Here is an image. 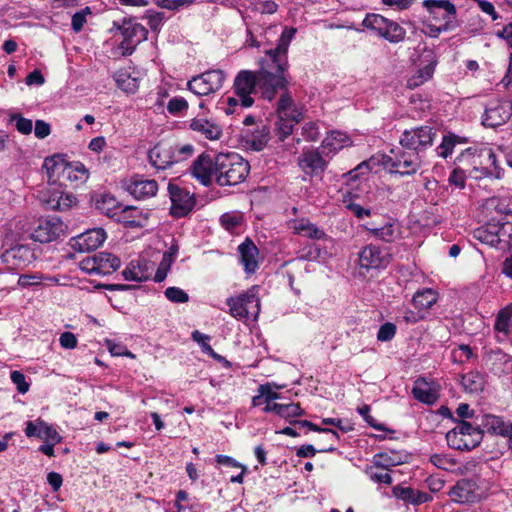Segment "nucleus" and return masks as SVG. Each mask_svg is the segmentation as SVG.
Masks as SVG:
<instances>
[{
    "label": "nucleus",
    "mask_w": 512,
    "mask_h": 512,
    "mask_svg": "<svg viewBox=\"0 0 512 512\" xmlns=\"http://www.w3.org/2000/svg\"><path fill=\"white\" fill-rule=\"evenodd\" d=\"M296 34L295 28L285 27L275 48L265 50L259 60L257 71L241 70L234 79L233 89L240 98L242 107H251L254 99L251 94L259 92L265 100L272 101L279 91L288 85V48Z\"/></svg>",
    "instance_id": "1"
},
{
    "label": "nucleus",
    "mask_w": 512,
    "mask_h": 512,
    "mask_svg": "<svg viewBox=\"0 0 512 512\" xmlns=\"http://www.w3.org/2000/svg\"><path fill=\"white\" fill-rule=\"evenodd\" d=\"M250 165L237 153H219L216 156V183L220 186H233L243 182Z\"/></svg>",
    "instance_id": "2"
},
{
    "label": "nucleus",
    "mask_w": 512,
    "mask_h": 512,
    "mask_svg": "<svg viewBox=\"0 0 512 512\" xmlns=\"http://www.w3.org/2000/svg\"><path fill=\"white\" fill-rule=\"evenodd\" d=\"M43 166L52 183L84 182L88 178V170L81 162L70 163L60 155L46 158Z\"/></svg>",
    "instance_id": "3"
},
{
    "label": "nucleus",
    "mask_w": 512,
    "mask_h": 512,
    "mask_svg": "<svg viewBox=\"0 0 512 512\" xmlns=\"http://www.w3.org/2000/svg\"><path fill=\"white\" fill-rule=\"evenodd\" d=\"M258 287L253 286L246 292L227 299L229 313L237 320H256L260 312V301L257 297Z\"/></svg>",
    "instance_id": "4"
},
{
    "label": "nucleus",
    "mask_w": 512,
    "mask_h": 512,
    "mask_svg": "<svg viewBox=\"0 0 512 512\" xmlns=\"http://www.w3.org/2000/svg\"><path fill=\"white\" fill-rule=\"evenodd\" d=\"M449 447L456 450L469 451L478 446L482 441V433L478 422L473 426L467 421H460L446 434Z\"/></svg>",
    "instance_id": "5"
},
{
    "label": "nucleus",
    "mask_w": 512,
    "mask_h": 512,
    "mask_svg": "<svg viewBox=\"0 0 512 512\" xmlns=\"http://www.w3.org/2000/svg\"><path fill=\"white\" fill-rule=\"evenodd\" d=\"M471 158V164L475 170L480 169L485 176H493L500 178L502 169L497 164L495 153L491 148L481 149L478 153L472 148H467L456 158V162L462 163L464 160Z\"/></svg>",
    "instance_id": "6"
},
{
    "label": "nucleus",
    "mask_w": 512,
    "mask_h": 512,
    "mask_svg": "<svg viewBox=\"0 0 512 512\" xmlns=\"http://www.w3.org/2000/svg\"><path fill=\"white\" fill-rule=\"evenodd\" d=\"M423 160L419 152L413 150H391V155L386 156L384 165L392 172L400 175L415 174L422 166Z\"/></svg>",
    "instance_id": "7"
},
{
    "label": "nucleus",
    "mask_w": 512,
    "mask_h": 512,
    "mask_svg": "<svg viewBox=\"0 0 512 512\" xmlns=\"http://www.w3.org/2000/svg\"><path fill=\"white\" fill-rule=\"evenodd\" d=\"M363 26L375 31L377 35L391 43H399L405 38V30L400 25L379 14H367L363 20Z\"/></svg>",
    "instance_id": "8"
},
{
    "label": "nucleus",
    "mask_w": 512,
    "mask_h": 512,
    "mask_svg": "<svg viewBox=\"0 0 512 512\" xmlns=\"http://www.w3.org/2000/svg\"><path fill=\"white\" fill-rule=\"evenodd\" d=\"M120 259L111 253L99 252L83 258L79 268L90 275H107L120 267Z\"/></svg>",
    "instance_id": "9"
},
{
    "label": "nucleus",
    "mask_w": 512,
    "mask_h": 512,
    "mask_svg": "<svg viewBox=\"0 0 512 512\" xmlns=\"http://www.w3.org/2000/svg\"><path fill=\"white\" fill-rule=\"evenodd\" d=\"M225 79L226 75L222 70H208L190 79L187 87L195 95L206 96L220 90Z\"/></svg>",
    "instance_id": "10"
},
{
    "label": "nucleus",
    "mask_w": 512,
    "mask_h": 512,
    "mask_svg": "<svg viewBox=\"0 0 512 512\" xmlns=\"http://www.w3.org/2000/svg\"><path fill=\"white\" fill-rule=\"evenodd\" d=\"M371 237L385 243L398 241L402 236V226L392 217H383L381 221H369L363 225Z\"/></svg>",
    "instance_id": "11"
},
{
    "label": "nucleus",
    "mask_w": 512,
    "mask_h": 512,
    "mask_svg": "<svg viewBox=\"0 0 512 512\" xmlns=\"http://www.w3.org/2000/svg\"><path fill=\"white\" fill-rule=\"evenodd\" d=\"M512 231V224L506 223H487L473 231L475 239L489 245L491 247H498L501 243L508 244L510 232Z\"/></svg>",
    "instance_id": "12"
},
{
    "label": "nucleus",
    "mask_w": 512,
    "mask_h": 512,
    "mask_svg": "<svg viewBox=\"0 0 512 512\" xmlns=\"http://www.w3.org/2000/svg\"><path fill=\"white\" fill-rule=\"evenodd\" d=\"M436 130L431 126H420L405 130L400 137L403 149L421 153L433 144Z\"/></svg>",
    "instance_id": "13"
},
{
    "label": "nucleus",
    "mask_w": 512,
    "mask_h": 512,
    "mask_svg": "<svg viewBox=\"0 0 512 512\" xmlns=\"http://www.w3.org/2000/svg\"><path fill=\"white\" fill-rule=\"evenodd\" d=\"M391 260V254L375 244L366 245L358 253V265L366 271L385 269Z\"/></svg>",
    "instance_id": "14"
},
{
    "label": "nucleus",
    "mask_w": 512,
    "mask_h": 512,
    "mask_svg": "<svg viewBox=\"0 0 512 512\" xmlns=\"http://www.w3.org/2000/svg\"><path fill=\"white\" fill-rule=\"evenodd\" d=\"M169 196L171 200V215L177 218L186 216L195 205V198L186 189L169 183Z\"/></svg>",
    "instance_id": "15"
},
{
    "label": "nucleus",
    "mask_w": 512,
    "mask_h": 512,
    "mask_svg": "<svg viewBox=\"0 0 512 512\" xmlns=\"http://www.w3.org/2000/svg\"><path fill=\"white\" fill-rule=\"evenodd\" d=\"M66 228L60 218L50 217L39 221L32 232V238L40 243H49L64 235Z\"/></svg>",
    "instance_id": "16"
},
{
    "label": "nucleus",
    "mask_w": 512,
    "mask_h": 512,
    "mask_svg": "<svg viewBox=\"0 0 512 512\" xmlns=\"http://www.w3.org/2000/svg\"><path fill=\"white\" fill-rule=\"evenodd\" d=\"M120 30L123 35V40L120 44V47L123 50V55L132 54L136 46L147 39L148 32L146 28L139 23L132 22L131 20L124 21Z\"/></svg>",
    "instance_id": "17"
},
{
    "label": "nucleus",
    "mask_w": 512,
    "mask_h": 512,
    "mask_svg": "<svg viewBox=\"0 0 512 512\" xmlns=\"http://www.w3.org/2000/svg\"><path fill=\"white\" fill-rule=\"evenodd\" d=\"M190 173L203 186H210L213 179L216 180V157L212 159L210 155L202 153L193 161Z\"/></svg>",
    "instance_id": "18"
},
{
    "label": "nucleus",
    "mask_w": 512,
    "mask_h": 512,
    "mask_svg": "<svg viewBox=\"0 0 512 512\" xmlns=\"http://www.w3.org/2000/svg\"><path fill=\"white\" fill-rule=\"evenodd\" d=\"M0 258L9 269H19L29 265L35 259V255L29 246L17 244L5 249Z\"/></svg>",
    "instance_id": "19"
},
{
    "label": "nucleus",
    "mask_w": 512,
    "mask_h": 512,
    "mask_svg": "<svg viewBox=\"0 0 512 512\" xmlns=\"http://www.w3.org/2000/svg\"><path fill=\"white\" fill-rule=\"evenodd\" d=\"M512 114V105L508 101H491L484 111L482 123L487 127H497L509 120Z\"/></svg>",
    "instance_id": "20"
},
{
    "label": "nucleus",
    "mask_w": 512,
    "mask_h": 512,
    "mask_svg": "<svg viewBox=\"0 0 512 512\" xmlns=\"http://www.w3.org/2000/svg\"><path fill=\"white\" fill-rule=\"evenodd\" d=\"M322 155L319 149H305L298 157V166L306 175L319 176L328 165Z\"/></svg>",
    "instance_id": "21"
},
{
    "label": "nucleus",
    "mask_w": 512,
    "mask_h": 512,
    "mask_svg": "<svg viewBox=\"0 0 512 512\" xmlns=\"http://www.w3.org/2000/svg\"><path fill=\"white\" fill-rule=\"evenodd\" d=\"M148 157L152 166L158 170L167 169L180 159L176 157V148L166 142H160L150 149Z\"/></svg>",
    "instance_id": "22"
},
{
    "label": "nucleus",
    "mask_w": 512,
    "mask_h": 512,
    "mask_svg": "<svg viewBox=\"0 0 512 512\" xmlns=\"http://www.w3.org/2000/svg\"><path fill=\"white\" fill-rule=\"evenodd\" d=\"M106 239V233L101 228L87 230L86 232L73 237L70 241L71 247L78 252H89L100 247Z\"/></svg>",
    "instance_id": "23"
},
{
    "label": "nucleus",
    "mask_w": 512,
    "mask_h": 512,
    "mask_svg": "<svg viewBox=\"0 0 512 512\" xmlns=\"http://www.w3.org/2000/svg\"><path fill=\"white\" fill-rule=\"evenodd\" d=\"M476 422L479 424L482 435L487 432L494 435H500L505 438V436L510 432V429H512V422L505 420L503 417L492 414L477 416Z\"/></svg>",
    "instance_id": "24"
},
{
    "label": "nucleus",
    "mask_w": 512,
    "mask_h": 512,
    "mask_svg": "<svg viewBox=\"0 0 512 512\" xmlns=\"http://www.w3.org/2000/svg\"><path fill=\"white\" fill-rule=\"evenodd\" d=\"M449 496L457 503L475 502L479 498L476 482L470 479L459 480L450 490Z\"/></svg>",
    "instance_id": "25"
},
{
    "label": "nucleus",
    "mask_w": 512,
    "mask_h": 512,
    "mask_svg": "<svg viewBox=\"0 0 512 512\" xmlns=\"http://www.w3.org/2000/svg\"><path fill=\"white\" fill-rule=\"evenodd\" d=\"M126 190L136 199L144 200L156 195L158 183L153 179H144L139 176L132 177Z\"/></svg>",
    "instance_id": "26"
},
{
    "label": "nucleus",
    "mask_w": 512,
    "mask_h": 512,
    "mask_svg": "<svg viewBox=\"0 0 512 512\" xmlns=\"http://www.w3.org/2000/svg\"><path fill=\"white\" fill-rule=\"evenodd\" d=\"M486 364L494 375L512 373V356L502 350H491L486 356Z\"/></svg>",
    "instance_id": "27"
},
{
    "label": "nucleus",
    "mask_w": 512,
    "mask_h": 512,
    "mask_svg": "<svg viewBox=\"0 0 512 512\" xmlns=\"http://www.w3.org/2000/svg\"><path fill=\"white\" fill-rule=\"evenodd\" d=\"M25 434L27 437L51 440L55 443H59L62 440V437L55 430V428L41 419H37L36 421H28L26 423Z\"/></svg>",
    "instance_id": "28"
},
{
    "label": "nucleus",
    "mask_w": 512,
    "mask_h": 512,
    "mask_svg": "<svg viewBox=\"0 0 512 512\" xmlns=\"http://www.w3.org/2000/svg\"><path fill=\"white\" fill-rule=\"evenodd\" d=\"M412 394L416 400L427 405H433L439 398L437 385L425 378H418L414 382Z\"/></svg>",
    "instance_id": "29"
},
{
    "label": "nucleus",
    "mask_w": 512,
    "mask_h": 512,
    "mask_svg": "<svg viewBox=\"0 0 512 512\" xmlns=\"http://www.w3.org/2000/svg\"><path fill=\"white\" fill-rule=\"evenodd\" d=\"M153 265L145 259L132 260L122 271V275L127 281L144 282L147 281L152 273Z\"/></svg>",
    "instance_id": "30"
},
{
    "label": "nucleus",
    "mask_w": 512,
    "mask_h": 512,
    "mask_svg": "<svg viewBox=\"0 0 512 512\" xmlns=\"http://www.w3.org/2000/svg\"><path fill=\"white\" fill-rule=\"evenodd\" d=\"M238 252L245 272L248 274L254 273L258 268L259 255V250L254 242L246 238L245 241L239 245Z\"/></svg>",
    "instance_id": "31"
},
{
    "label": "nucleus",
    "mask_w": 512,
    "mask_h": 512,
    "mask_svg": "<svg viewBox=\"0 0 512 512\" xmlns=\"http://www.w3.org/2000/svg\"><path fill=\"white\" fill-rule=\"evenodd\" d=\"M189 127L208 140H218L222 136V128L214 121L206 118H194Z\"/></svg>",
    "instance_id": "32"
},
{
    "label": "nucleus",
    "mask_w": 512,
    "mask_h": 512,
    "mask_svg": "<svg viewBox=\"0 0 512 512\" xmlns=\"http://www.w3.org/2000/svg\"><path fill=\"white\" fill-rule=\"evenodd\" d=\"M350 145L351 140L345 133L341 131H332L322 141L321 149L322 153L328 157Z\"/></svg>",
    "instance_id": "33"
},
{
    "label": "nucleus",
    "mask_w": 512,
    "mask_h": 512,
    "mask_svg": "<svg viewBox=\"0 0 512 512\" xmlns=\"http://www.w3.org/2000/svg\"><path fill=\"white\" fill-rule=\"evenodd\" d=\"M291 227L294 233L313 240H324L327 238V235L323 230L305 218L294 220Z\"/></svg>",
    "instance_id": "34"
},
{
    "label": "nucleus",
    "mask_w": 512,
    "mask_h": 512,
    "mask_svg": "<svg viewBox=\"0 0 512 512\" xmlns=\"http://www.w3.org/2000/svg\"><path fill=\"white\" fill-rule=\"evenodd\" d=\"M276 112L277 117H283L284 115L294 120L302 119V111L296 107L291 95L286 90L281 93Z\"/></svg>",
    "instance_id": "35"
},
{
    "label": "nucleus",
    "mask_w": 512,
    "mask_h": 512,
    "mask_svg": "<svg viewBox=\"0 0 512 512\" xmlns=\"http://www.w3.org/2000/svg\"><path fill=\"white\" fill-rule=\"evenodd\" d=\"M438 301V293L432 288L418 290L413 298L412 304L419 311H427Z\"/></svg>",
    "instance_id": "36"
},
{
    "label": "nucleus",
    "mask_w": 512,
    "mask_h": 512,
    "mask_svg": "<svg viewBox=\"0 0 512 512\" xmlns=\"http://www.w3.org/2000/svg\"><path fill=\"white\" fill-rule=\"evenodd\" d=\"M436 63L437 62L435 59H431L428 64L418 69L413 75H411L407 79V88L415 89L429 81L433 77Z\"/></svg>",
    "instance_id": "37"
},
{
    "label": "nucleus",
    "mask_w": 512,
    "mask_h": 512,
    "mask_svg": "<svg viewBox=\"0 0 512 512\" xmlns=\"http://www.w3.org/2000/svg\"><path fill=\"white\" fill-rule=\"evenodd\" d=\"M461 385L467 393L478 394L484 389L485 379L481 373L471 371L461 376Z\"/></svg>",
    "instance_id": "38"
},
{
    "label": "nucleus",
    "mask_w": 512,
    "mask_h": 512,
    "mask_svg": "<svg viewBox=\"0 0 512 512\" xmlns=\"http://www.w3.org/2000/svg\"><path fill=\"white\" fill-rule=\"evenodd\" d=\"M270 129L262 124L257 126L256 130L246 136V144L255 151H261L268 143Z\"/></svg>",
    "instance_id": "39"
},
{
    "label": "nucleus",
    "mask_w": 512,
    "mask_h": 512,
    "mask_svg": "<svg viewBox=\"0 0 512 512\" xmlns=\"http://www.w3.org/2000/svg\"><path fill=\"white\" fill-rule=\"evenodd\" d=\"M466 142V138L460 137L453 133H448L443 136L440 145L437 147V154L438 156L446 159L453 153L456 145L465 144Z\"/></svg>",
    "instance_id": "40"
},
{
    "label": "nucleus",
    "mask_w": 512,
    "mask_h": 512,
    "mask_svg": "<svg viewBox=\"0 0 512 512\" xmlns=\"http://www.w3.org/2000/svg\"><path fill=\"white\" fill-rule=\"evenodd\" d=\"M512 327V303L500 310L495 322V329L508 334Z\"/></svg>",
    "instance_id": "41"
},
{
    "label": "nucleus",
    "mask_w": 512,
    "mask_h": 512,
    "mask_svg": "<svg viewBox=\"0 0 512 512\" xmlns=\"http://www.w3.org/2000/svg\"><path fill=\"white\" fill-rule=\"evenodd\" d=\"M365 473L369 479L375 483H383L387 485L392 483V477L390 474L386 471V469L382 468L378 464L367 468Z\"/></svg>",
    "instance_id": "42"
},
{
    "label": "nucleus",
    "mask_w": 512,
    "mask_h": 512,
    "mask_svg": "<svg viewBox=\"0 0 512 512\" xmlns=\"http://www.w3.org/2000/svg\"><path fill=\"white\" fill-rule=\"evenodd\" d=\"M300 120H294L291 117L284 116L278 117L276 122V132L279 137V140L284 141L286 137H288L292 131L294 124L299 122Z\"/></svg>",
    "instance_id": "43"
},
{
    "label": "nucleus",
    "mask_w": 512,
    "mask_h": 512,
    "mask_svg": "<svg viewBox=\"0 0 512 512\" xmlns=\"http://www.w3.org/2000/svg\"><path fill=\"white\" fill-rule=\"evenodd\" d=\"M304 414V410L299 403L279 404L278 415L281 418L289 420Z\"/></svg>",
    "instance_id": "44"
},
{
    "label": "nucleus",
    "mask_w": 512,
    "mask_h": 512,
    "mask_svg": "<svg viewBox=\"0 0 512 512\" xmlns=\"http://www.w3.org/2000/svg\"><path fill=\"white\" fill-rule=\"evenodd\" d=\"M393 495L400 500L415 505V489L411 487L394 486L392 489Z\"/></svg>",
    "instance_id": "45"
},
{
    "label": "nucleus",
    "mask_w": 512,
    "mask_h": 512,
    "mask_svg": "<svg viewBox=\"0 0 512 512\" xmlns=\"http://www.w3.org/2000/svg\"><path fill=\"white\" fill-rule=\"evenodd\" d=\"M370 411H371V408L367 404L357 408V412L362 416L364 421L369 426H371L372 428H374L378 431H385L386 430L385 426L381 423H378L376 421V419L373 416H371Z\"/></svg>",
    "instance_id": "46"
},
{
    "label": "nucleus",
    "mask_w": 512,
    "mask_h": 512,
    "mask_svg": "<svg viewBox=\"0 0 512 512\" xmlns=\"http://www.w3.org/2000/svg\"><path fill=\"white\" fill-rule=\"evenodd\" d=\"M188 109V102L183 97H174L169 100L167 110L170 114L178 116Z\"/></svg>",
    "instance_id": "47"
},
{
    "label": "nucleus",
    "mask_w": 512,
    "mask_h": 512,
    "mask_svg": "<svg viewBox=\"0 0 512 512\" xmlns=\"http://www.w3.org/2000/svg\"><path fill=\"white\" fill-rule=\"evenodd\" d=\"M242 216L238 213H225L220 217L221 225L229 232H232L240 225Z\"/></svg>",
    "instance_id": "48"
},
{
    "label": "nucleus",
    "mask_w": 512,
    "mask_h": 512,
    "mask_svg": "<svg viewBox=\"0 0 512 512\" xmlns=\"http://www.w3.org/2000/svg\"><path fill=\"white\" fill-rule=\"evenodd\" d=\"M165 296L173 303H186L189 300V296L184 290L174 286L165 290Z\"/></svg>",
    "instance_id": "49"
},
{
    "label": "nucleus",
    "mask_w": 512,
    "mask_h": 512,
    "mask_svg": "<svg viewBox=\"0 0 512 512\" xmlns=\"http://www.w3.org/2000/svg\"><path fill=\"white\" fill-rule=\"evenodd\" d=\"M62 197V191L57 188H52L47 191V197H43V202L46 205L47 209L56 210L59 208L60 202L59 198Z\"/></svg>",
    "instance_id": "50"
},
{
    "label": "nucleus",
    "mask_w": 512,
    "mask_h": 512,
    "mask_svg": "<svg viewBox=\"0 0 512 512\" xmlns=\"http://www.w3.org/2000/svg\"><path fill=\"white\" fill-rule=\"evenodd\" d=\"M396 334V326L391 322H386L380 326L377 333V340L388 342L394 338Z\"/></svg>",
    "instance_id": "51"
},
{
    "label": "nucleus",
    "mask_w": 512,
    "mask_h": 512,
    "mask_svg": "<svg viewBox=\"0 0 512 512\" xmlns=\"http://www.w3.org/2000/svg\"><path fill=\"white\" fill-rule=\"evenodd\" d=\"M145 18L147 19L151 30L157 31L165 19V14L162 11L148 10L145 14Z\"/></svg>",
    "instance_id": "52"
},
{
    "label": "nucleus",
    "mask_w": 512,
    "mask_h": 512,
    "mask_svg": "<svg viewBox=\"0 0 512 512\" xmlns=\"http://www.w3.org/2000/svg\"><path fill=\"white\" fill-rule=\"evenodd\" d=\"M10 121L15 124L16 129L22 134H30L32 132L33 124L30 119L20 115H13Z\"/></svg>",
    "instance_id": "53"
},
{
    "label": "nucleus",
    "mask_w": 512,
    "mask_h": 512,
    "mask_svg": "<svg viewBox=\"0 0 512 512\" xmlns=\"http://www.w3.org/2000/svg\"><path fill=\"white\" fill-rule=\"evenodd\" d=\"M116 82L118 87L127 93H134L138 89L136 79L130 78L129 76L126 77L125 74H120L116 78Z\"/></svg>",
    "instance_id": "54"
},
{
    "label": "nucleus",
    "mask_w": 512,
    "mask_h": 512,
    "mask_svg": "<svg viewBox=\"0 0 512 512\" xmlns=\"http://www.w3.org/2000/svg\"><path fill=\"white\" fill-rule=\"evenodd\" d=\"M448 182L451 184V185H454L455 187L459 188V189H463L465 187V183H466V173L464 170H462L461 168H455L449 178H448Z\"/></svg>",
    "instance_id": "55"
},
{
    "label": "nucleus",
    "mask_w": 512,
    "mask_h": 512,
    "mask_svg": "<svg viewBox=\"0 0 512 512\" xmlns=\"http://www.w3.org/2000/svg\"><path fill=\"white\" fill-rule=\"evenodd\" d=\"M11 381L16 385L19 393L25 394L29 390V384L26 381V377L20 371L11 372Z\"/></svg>",
    "instance_id": "56"
},
{
    "label": "nucleus",
    "mask_w": 512,
    "mask_h": 512,
    "mask_svg": "<svg viewBox=\"0 0 512 512\" xmlns=\"http://www.w3.org/2000/svg\"><path fill=\"white\" fill-rule=\"evenodd\" d=\"M44 276L41 274H23L18 279V285L21 287H30L41 284Z\"/></svg>",
    "instance_id": "57"
},
{
    "label": "nucleus",
    "mask_w": 512,
    "mask_h": 512,
    "mask_svg": "<svg viewBox=\"0 0 512 512\" xmlns=\"http://www.w3.org/2000/svg\"><path fill=\"white\" fill-rule=\"evenodd\" d=\"M473 356V351L468 345H460L457 349H454L452 352V357L454 361L464 362L471 359Z\"/></svg>",
    "instance_id": "58"
},
{
    "label": "nucleus",
    "mask_w": 512,
    "mask_h": 512,
    "mask_svg": "<svg viewBox=\"0 0 512 512\" xmlns=\"http://www.w3.org/2000/svg\"><path fill=\"white\" fill-rule=\"evenodd\" d=\"M319 128L314 122H307L302 127V136L307 141H316L319 137Z\"/></svg>",
    "instance_id": "59"
},
{
    "label": "nucleus",
    "mask_w": 512,
    "mask_h": 512,
    "mask_svg": "<svg viewBox=\"0 0 512 512\" xmlns=\"http://www.w3.org/2000/svg\"><path fill=\"white\" fill-rule=\"evenodd\" d=\"M191 336L192 339L200 345L203 353L206 354L207 352H212V347L208 343L210 340V336L203 334L198 330L193 331Z\"/></svg>",
    "instance_id": "60"
},
{
    "label": "nucleus",
    "mask_w": 512,
    "mask_h": 512,
    "mask_svg": "<svg viewBox=\"0 0 512 512\" xmlns=\"http://www.w3.org/2000/svg\"><path fill=\"white\" fill-rule=\"evenodd\" d=\"M430 462L437 468L442 470H449L454 463L445 455L433 454L430 457Z\"/></svg>",
    "instance_id": "61"
},
{
    "label": "nucleus",
    "mask_w": 512,
    "mask_h": 512,
    "mask_svg": "<svg viewBox=\"0 0 512 512\" xmlns=\"http://www.w3.org/2000/svg\"><path fill=\"white\" fill-rule=\"evenodd\" d=\"M275 388H279L275 385ZM259 391L265 395L266 401L274 402L277 399H280V394L274 389V385L271 383L262 384L259 386Z\"/></svg>",
    "instance_id": "62"
},
{
    "label": "nucleus",
    "mask_w": 512,
    "mask_h": 512,
    "mask_svg": "<svg viewBox=\"0 0 512 512\" xmlns=\"http://www.w3.org/2000/svg\"><path fill=\"white\" fill-rule=\"evenodd\" d=\"M346 207L358 219H364L365 217L371 216V210L362 207L358 203L350 202L346 205Z\"/></svg>",
    "instance_id": "63"
},
{
    "label": "nucleus",
    "mask_w": 512,
    "mask_h": 512,
    "mask_svg": "<svg viewBox=\"0 0 512 512\" xmlns=\"http://www.w3.org/2000/svg\"><path fill=\"white\" fill-rule=\"evenodd\" d=\"M60 345L65 349H73L77 345V338L71 332H64L59 338Z\"/></svg>",
    "instance_id": "64"
}]
</instances>
